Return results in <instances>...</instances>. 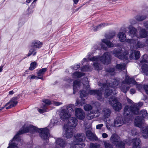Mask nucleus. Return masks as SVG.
<instances>
[{
    "label": "nucleus",
    "instance_id": "31",
    "mask_svg": "<svg viewBox=\"0 0 148 148\" xmlns=\"http://www.w3.org/2000/svg\"><path fill=\"white\" fill-rule=\"evenodd\" d=\"M41 108H38V112L40 113L47 112L48 111L47 107L45 105H43V106H41Z\"/></svg>",
    "mask_w": 148,
    "mask_h": 148
},
{
    "label": "nucleus",
    "instance_id": "1",
    "mask_svg": "<svg viewBox=\"0 0 148 148\" xmlns=\"http://www.w3.org/2000/svg\"><path fill=\"white\" fill-rule=\"evenodd\" d=\"M106 82L107 84H103L101 82H98V85L102 86L98 90H90V86L88 82L86 83V85L84 84V87L86 89V91L84 90L81 91L80 95L81 100L77 101V103L82 106L85 103V100L87 99V96L88 95L87 92H88L89 94L91 95H96L97 99L100 101H102L103 100L102 97V93L104 91H105L104 94L105 97H108V96H110V95L112 96L114 95V93H116V92H112V89L110 88H113L112 87H115L117 86L119 83V80L114 79L112 81V83H108L107 82Z\"/></svg>",
    "mask_w": 148,
    "mask_h": 148
},
{
    "label": "nucleus",
    "instance_id": "63",
    "mask_svg": "<svg viewBox=\"0 0 148 148\" xmlns=\"http://www.w3.org/2000/svg\"><path fill=\"white\" fill-rule=\"evenodd\" d=\"M32 0H26V2L28 3H29Z\"/></svg>",
    "mask_w": 148,
    "mask_h": 148
},
{
    "label": "nucleus",
    "instance_id": "6",
    "mask_svg": "<svg viewBox=\"0 0 148 148\" xmlns=\"http://www.w3.org/2000/svg\"><path fill=\"white\" fill-rule=\"evenodd\" d=\"M135 125L142 129L141 132L143 137L144 138H148V126H145L143 119L139 116H137L134 121Z\"/></svg>",
    "mask_w": 148,
    "mask_h": 148
},
{
    "label": "nucleus",
    "instance_id": "62",
    "mask_svg": "<svg viewBox=\"0 0 148 148\" xmlns=\"http://www.w3.org/2000/svg\"><path fill=\"white\" fill-rule=\"evenodd\" d=\"M75 4H77L79 1V0H73Z\"/></svg>",
    "mask_w": 148,
    "mask_h": 148
},
{
    "label": "nucleus",
    "instance_id": "35",
    "mask_svg": "<svg viewBox=\"0 0 148 148\" xmlns=\"http://www.w3.org/2000/svg\"><path fill=\"white\" fill-rule=\"evenodd\" d=\"M125 65L126 64L125 63L118 64L116 65V68L119 70H122L125 69Z\"/></svg>",
    "mask_w": 148,
    "mask_h": 148
},
{
    "label": "nucleus",
    "instance_id": "44",
    "mask_svg": "<svg viewBox=\"0 0 148 148\" xmlns=\"http://www.w3.org/2000/svg\"><path fill=\"white\" fill-rule=\"evenodd\" d=\"M125 41L126 42L129 44H133V46L135 44L134 43L135 42V40L133 39H126Z\"/></svg>",
    "mask_w": 148,
    "mask_h": 148
},
{
    "label": "nucleus",
    "instance_id": "51",
    "mask_svg": "<svg viewBox=\"0 0 148 148\" xmlns=\"http://www.w3.org/2000/svg\"><path fill=\"white\" fill-rule=\"evenodd\" d=\"M142 86L140 84H138L137 85L136 87L139 90H141V89L143 88V86Z\"/></svg>",
    "mask_w": 148,
    "mask_h": 148
},
{
    "label": "nucleus",
    "instance_id": "41",
    "mask_svg": "<svg viewBox=\"0 0 148 148\" xmlns=\"http://www.w3.org/2000/svg\"><path fill=\"white\" fill-rule=\"evenodd\" d=\"M36 63L34 62L31 63L30 66L29 67V69L30 70H32L35 69L36 66Z\"/></svg>",
    "mask_w": 148,
    "mask_h": 148
},
{
    "label": "nucleus",
    "instance_id": "45",
    "mask_svg": "<svg viewBox=\"0 0 148 148\" xmlns=\"http://www.w3.org/2000/svg\"><path fill=\"white\" fill-rule=\"evenodd\" d=\"M43 102H44L47 106H49L50 105L51 103V101L49 99H45L43 100Z\"/></svg>",
    "mask_w": 148,
    "mask_h": 148
},
{
    "label": "nucleus",
    "instance_id": "52",
    "mask_svg": "<svg viewBox=\"0 0 148 148\" xmlns=\"http://www.w3.org/2000/svg\"><path fill=\"white\" fill-rule=\"evenodd\" d=\"M103 126L102 124H99L97 125L96 128L97 129H100Z\"/></svg>",
    "mask_w": 148,
    "mask_h": 148
},
{
    "label": "nucleus",
    "instance_id": "58",
    "mask_svg": "<svg viewBox=\"0 0 148 148\" xmlns=\"http://www.w3.org/2000/svg\"><path fill=\"white\" fill-rule=\"evenodd\" d=\"M100 45L101 46V48H103V49L106 50L107 49V47H105L102 44Z\"/></svg>",
    "mask_w": 148,
    "mask_h": 148
},
{
    "label": "nucleus",
    "instance_id": "5",
    "mask_svg": "<svg viewBox=\"0 0 148 148\" xmlns=\"http://www.w3.org/2000/svg\"><path fill=\"white\" fill-rule=\"evenodd\" d=\"M78 123V121L75 117L71 118L67 124H65L63 127L64 136L67 138H71L73 136L74 129Z\"/></svg>",
    "mask_w": 148,
    "mask_h": 148
},
{
    "label": "nucleus",
    "instance_id": "28",
    "mask_svg": "<svg viewBox=\"0 0 148 148\" xmlns=\"http://www.w3.org/2000/svg\"><path fill=\"white\" fill-rule=\"evenodd\" d=\"M31 46L34 48H39L42 47V43L38 40H35L32 42Z\"/></svg>",
    "mask_w": 148,
    "mask_h": 148
},
{
    "label": "nucleus",
    "instance_id": "19",
    "mask_svg": "<svg viewBox=\"0 0 148 148\" xmlns=\"http://www.w3.org/2000/svg\"><path fill=\"white\" fill-rule=\"evenodd\" d=\"M56 144L57 146L55 148H59V147L63 148L66 145L65 141L60 138H58L56 140Z\"/></svg>",
    "mask_w": 148,
    "mask_h": 148
},
{
    "label": "nucleus",
    "instance_id": "10",
    "mask_svg": "<svg viewBox=\"0 0 148 148\" xmlns=\"http://www.w3.org/2000/svg\"><path fill=\"white\" fill-rule=\"evenodd\" d=\"M148 56L146 54L144 55L139 64L141 67L142 71L147 75H148Z\"/></svg>",
    "mask_w": 148,
    "mask_h": 148
},
{
    "label": "nucleus",
    "instance_id": "50",
    "mask_svg": "<svg viewBox=\"0 0 148 148\" xmlns=\"http://www.w3.org/2000/svg\"><path fill=\"white\" fill-rule=\"evenodd\" d=\"M108 24L106 23H101L99 25V27H101V28H103L104 27L106 26Z\"/></svg>",
    "mask_w": 148,
    "mask_h": 148
},
{
    "label": "nucleus",
    "instance_id": "36",
    "mask_svg": "<svg viewBox=\"0 0 148 148\" xmlns=\"http://www.w3.org/2000/svg\"><path fill=\"white\" fill-rule=\"evenodd\" d=\"M92 69L91 66L88 65L85 66L81 69V71H91Z\"/></svg>",
    "mask_w": 148,
    "mask_h": 148
},
{
    "label": "nucleus",
    "instance_id": "15",
    "mask_svg": "<svg viewBox=\"0 0 148 148\" xmlns=\"http://www.w3.org/2000/svg\"><path fill=\"white\" fill-rule=\"evenodd\" d=\"M127 28L129 29L128 34L129 36L132 38L136 37L137 38L138 36L136 29L131 25L129 26Z\"/></svg>",
    "mask_w": 148,
    "mask_h": 148
},
{
    "label": "nucleus",
    "instance_id": "34",
    "mask_svg": "<svg viewBox=\"0 0 148 148\" xmlns=\"http://www.w3.org/2000/svg\"><path fill=\"white\" fill-rule=\"evenodd\" d=\"M103 143L105 148H113V145L108 141H104Z\"/></svg>",
    "mask_w": 148,
    "mask_h": 148
},
{
    "label": "nucleus",
    "instance_id": "11",
    "mask_svg": "<svg viewBox=\"0 0 148 148\" xmlns=\"http://www.w3.org/2000/svg\"><path fill=\"white\" fill-rule=\"evenodd\" d=\"M111 141L117 147L121 148L125 147L124 143L121 141L120 137L116 134H113L110 138Z\"/></svg>",
    "mask_w": 148,
    "mask_h": 148
},
{
    "label": "nucleus",
    "instance_id": "22",
    "mask_svg": "<svg viewBox=\"0 0 148 148\" xmlns=\"http://www.w3.org/2000/svg\"><path fill=\"white\" fill-rule=\"evenodd\" d=\"M117 37L119 41L123 42L125 41L126 37L125 32H119L117 34Z\"/></svg>",
    "mask_w": 148,
    "mask_h": 148
},
{
    "label": "nucleus",
    "instance_id": "30",
    "mask_svg": "<svg viewBox=\"0 0 148 148\" xmlns=\"http://www.w3.org/2000/svg\"><path fill=\"white\" fill-rule=\"evenodd\" d=\"M102 42L106 44L109 47H112L114 46L113 44L111 42L106 39H102Z\"/></svg>",
    "mask_w": 148,
    "mask_h": 148
},
{
    "label": "nucleus",
    "instance_id": "54",
    "mask_svg": "<svg viewBox=\"0 0 148 148\" xmlns=\"http://www.w3.org/2000/svg\"><path fill=\"white\" fill-rule=\"evenodd\" d=\"M144 25L147 29H148V21L144 22Z\"/></svg>",
    "mask_w": 148,
    "mask_h": 148
},
{
    "label": "nucleus",
    "instance_id": "2",
    "mask_svg": "<svg viewBox=\"0 0 148 148\" xmlns=\"http://www.w3.org/2000/svg\"><path fill=\"white\" fill-rule=\"evenodd\" d=\"M29 132L32 133L37 132L40 133V136L44 140H48L50 136L49 130L47 128L39 129L32 125L25 124L22 129L15 135L12 140L10 141L9 146L7 148H18L16 143L21 140L19 135Z\"/></svg>",
    "mask_w": 148,
    "mask_h": 148
},
{
    "label": "nucleus",
    "instance_id": "20",
    "mask_svg": "<svg viewBox=\"0 0 148 148\" xmlns=\"http://www.w3.org/2000/svg\"><path fill=\"white\" fill-rule=\"evenodd\" d=\"M139 31V36L137 38H144L148 36V32L145 29L141 28Z\"/></svg>",
    "mask_w": 148,
    "mask_h": 148
},
{
    "label": "nucleus",
    "instance_id": "27",
    "mask_svg": "<svg viewBox=\"0 0 148 148\" xmlns=\"http://www.w3.org/2000/svg\"><path fill=\"white\" fill-rule=\"evenodd\" d=\"M86 136L90 140H93L95 138V134L89 130L86 132Z\"/></svg>",
    "mask_w": 148,
    "mask_h": 148
},
{
    "label": "nucleus",
    "instance_id": "23",
    "mask_svg": "<svg viewBox=\"0 0 148 148\" xmlns=\"http://www.w3.org/2000/svg\"><path fill=\"white\" fill-rule=\"evenodd\" d=\"M80 86V82L79 81L76 80L74 82L73 85V94H75L77 92Z\"/></svg>",
    "mask_w": 148,
    "mask_h": 148
},
{
    "label": "nucleus",
    "instance_id": "3",
    "mask_svg": "<svg viewBox=\"0 0 148 148\" xmlns=\"http://www.w3.org/2000/svg\"><path fill=\"white\" fill-rule=\"evenodd\" d=\"M91 55L92 53H89L87 56V58L83 59L82 62H84L89 60L94 62L93 66L95 70H99L102 69V67L101 64L99 63L100 61L105 64H108L110 62L111 55L108 52L104 53L101 57L96 56L90 58Z\"/></svg>",
    "mask_w": 148,
    "mask_h": 148
},
{
    "label": "nucleus",
    "instance_id": "61",
    "mask_svg": "<svg viewBox=\"0 0 148 148\" xmlns=\"http://www.w3.org/2000/svg\"><path fill=\"white\" fill-rule=\"evenodd\" d=\"M13 94H14V92L12 90L10 91L9 92V95H12Z\"/></svg>",
    "mask_w": 148,
    "mask_h": 148
},
{
    "label": "nucleus",
    "instance_id": "32",
    "mask_svg": "<svg viewBox=\"0 0 148 148\" xmlns=\"http://www.w3.org/2000/svg\"><path fill=\"white\" fill-rule=\"evenodd\" d=\"M47 68H44L40 69L37 73V75L39 77H42L45 73L47 71Z\"/></svg>",
    "mask_w": 148,
    "mask_h": 148
},
{
    "label": "nucleus",
    "instance_id": "4",
    "mask_svg": "<svg viewBox=\"0 0 148 148\" xmlns=\"http://www.w3.org/2000/svg\"><path fill=\"white\" fill-rule=\"evenodd\" d=\"M128 53L127 51L122 53L121 51H114V56L119 59L122 60H129L132 59H138L140 56V52L132 50L130 52V55L128 57Z\"/></svg>",
    "mask_w": 148,
    "mask_h": 148
},
{
    "label": "nucleus",
    "instance_id": "47",
    "mask_svg": "<svg viewBox=\"0 0 148 148\" xmlns=\"http://www.w3.org/2000/svg\"><path fill=\"white\" fill-rule=\"evenodd\" d=\"M132 136H134L138 134V133L136 129H134L132 130Z\"/></svg>",
    "mask_w": 148,
    "mask_h": 148
},
{
    "label": "nucleus",
    "instance_id": "59",
    "mask_svg": "<svg viewBox=\"0 0 148 148\" xmlns=\"http://www.w3.org/2000/svg\"><path fill=\"white\" fill-rule=\"evenodd\" d=\"M99 25H97V26H96V27H97L98 28H97V29H94L95 31H96L100 29H101V27H99Z\"/></svg>",
    "mask_w": 148,
    "mask_h": 148
},
{
    "label": "nucleus",
    "instance_id": "53",
    "mask_svg": "<svg viewBox=\"0 0 148 148\" xmlns=\"http://www.w3.org/2000/svg\"><path fill=\"white\" fill-rule=\"evenodd\" d=\"M53 103L55 106H58L61 105H62V102H59L55 101L53 102Z\"/></svg>",
    "mask_w": 148,
    "mask_h": 148
},
{
    "label": "nucleus",
    "instance_id": "12",
    "mask_svg": "<svg viewBox=\"0 0 148 148\" xmlns=\"http://www.w3.org/2000/svg\"><path fill=\"white\" fill-rule=\"evenodd\" d=\"M109 102V104L112 106L115 110L118 111L121 109L122 106L121 103L118 102L115 97H110Z\"/></svg>",
    "mask_w": 148,
    "mask_h": 148
},
{
    "label": "nucleus",
    "instance_id": "14",
    "mask_svg": "<svg viewBox=\"0 0 148 148\" xmlns=\"http://www.w3.org/2000/svg\"><path fill=\"white\" fill-rule=\"evenodd\" d=\"M75 114L76 117L80 120H83L85 117L84 111L80 108H77L75 110Z\"/></svg>",
    "mask_w": 148,
    "mask_h": 148
},
{
    "label": "nucleus",
    "instance_id": "16",
    "mask_svg": "<svg viewBox=\"0 0 148 148\" xmlns=\"http://www.w3.org/2000/svg\"><path fill=\"white\" fill-rule=\"evenodd\" d=\"M17 103L16 99L12 98L8 103H6L4 107H6V108L8 109L15 106Z\"/></svg>",
    "mask_w": 148,
    "mask_h": 148
},
{
    "label": "nucleus",
    "instance_id": "33",
    "mask_svg": "<svg viewBox=\"0 0 148 148\" xmlns=\"http://www.w3.org/2000/svg\"><path fill=\"white\" fill-rule=\"evenodd\" d=\"M84 75V73L79 72H75L74 73L73 75V77L75 78H79L83 76Z\"/></svg>",
    "mask_w": 148,
    "mask_h": 148
},
{
    "label": "nucleus",
    "instance_id": "38",
    "mask_svg": "<svg viewBox=\"0 0 148 148\" xmlns=\"http://www.w3.org/2000/svg\"><path fill=\"white\" fill-rule=\"evenodd\" d=\"M140 115L142 116L143 118L147 117L148 116V114L147 112V111L145 110H142L140 112Z\"/></svg>",
    "mask_w": 148,
    "mask_h": 148
},
{
    "label": "nucleus",
    "instance_id": "43",
    "mask_svg": "<svg viewBox=\"0 0 148 148\" xmlns=\"http://www.w3.org/2000/svg\"><path fill=\"white\" fill-rule=\"evenodd\" d=\"M92 107L89 104H86L84 106V109L86 111H88L91 110Z\"/></svg>",
    "mask_w": 148,
    "mask_h": 148
},
{
    "label": "nucleus",
    "instance_id": "42",
    "mask_svg": "<svg viewBox=\"0 0 148 148\" xmlns=\"http://www.w3.org/2000/svg\"><path fill=\"white\" fill-rule=\"evenodd\" d=\"M115 69L114 68H110L106 70V71L108 73H110V75H112L114 74V72L115 71Z\"/></svg>",
    "mask_w": 148,
    "mask_h": 148
},
{
    "label": "nucleus",
    "instance_id": "46",
    "mask_svg": "<svg viewBox=\"0 0 148 148\" xmlns=\"http://www.w3.org/2000/svg\"><path fill=\"white\" fill-rule=\"evenodd\" d=\"M35 78H38V79H42V80H44V79L43 78H42V77H37L36 76L32 75L30 77V78L31 79H35Z\"/></svg>",
    "mask_w": 148,
    "mask_h": 148
},
{
    "label": "nucleus",
    "instance_id": "55",
    "mask_svg": "<svg viewBox=\"0 0 148 148\" xmlns=\"http://www.w3.org/2000/svg\"><path fill=\"white\" fill-rule=\"evenodd\" d=\"M102 137L104 138H106L108 137V135L106 133H103L102 134Z\"/></svg>",
    "mask_w": 148,
    "mask_h": 148
},
{
    "label": "nucleus",
    "instance_id": "29",
    "mask_svg": "<svg viewBox=\"0 0 148 148\" xmlns=\"http://www.w3.org/2000/svg\"><path fill=\"white\" fill-rule=\"evenodd\" d=\"M36 49L31 46V48H30L28 54L27 56L29 57L31 55L34 56L36 54Z\"/></svg>",
    "mask_w": 148,
    "mask_h": 148
},
{
    "label": "nucleus",
    "instance_id": "39",
    "mask_svg": "<svg viewBox=\"0 0 148 148\" xmlns=\"http://www.w3.org/2000/svg\"><path fill=\"white\" fill-rule=\"evenodd\" d=\"M90 148H101L100 145L98 144L91 143L90 144Z\"/></svg>",
    "mask_w": 148,
    "mask_h": 148
},
{
    "label": "nucleus",
    "instance_id": "25",
    "mask_svg": "<svg viewBox=\"0 0 148 148\" xmlns=\"http://www.w3.org/2000/svg\"><path fill=\"white\" fill-rule=\"evenodd\" d=\"M71 146L73 148H81L85 146V144L81 143H77V142H74L73 143L71 144Z\"/></svg>",
    "mask_w": 148,
    "mask_h": 148
},
{
    "label": "nucleus",
    "instance_id": "49",
    "mask_svg": "<svg viewBox=\"0 0 148 148\" xmlns=\"http://www.w3.org/2000/svg\"><path fill=\"white\" fill-rule=\"evenodd\" d=\"M115 35V34L114 32H113L111 34V35L108 36L107 38L108 39H110L112 38Z\"/></svg>",
    "mask_w": 148,
    "mask_h": 148
},
{
    "label": "nucleus",
    "instance_id": "40",
    "mask_svg": "<svg viewBox=\"0 0 148 148\" xmlns=\"http://www.w3.org/2000/svg\"><path fill=\"white\" fill-rule=\"evenodd\" d=\"M58 124V122L56 121H55L54 119H52L51 121V122L49 126L50 127H52L56 124Z\"/></svg>",
    "mask_w": 148,
    "mask_h": 148
},
{
    "label": "nucleus",
    "instance_id": "57",
    "mask_svg": "<svg viewBox=\"0 0 148 148\" xmlns=\"http://www.w3.org/2000/svg\"><path fill=\"white\" fill-rule=\"evenodd\" d=\"M130 92L131 94H134L135 92V90L134 89H131L130 90Z\"/></svg>",
    "mask_w": 148,
    "mask_h": 148
},
{
    "label": "nucleus",
    "instance_id": "37",
    "mask_svg": "<svg viewBox=\"0 0 148 148\" xmlns=\"http://www.w3.org/2000/svg\"><path fill=\"white\" fill-rule=\"evenodd\" d=\"M146 18L145 16L137 15L135 17L136 19L139 21H141L144 20Z\"/></svg>",
    "mask_w": 148,
    "mask_h": 148
},
{
    "label": "nucleus",
    "instance_id": "60",
    "mask_svg": "<svg viewBox=\"0 0 148 148\" xmlns=\"http://www.w3.org/2000/svg\"><path fill=\"white\" fill-rule=\"evenodd\" d=\"M127 101L128 103H132V101L130 99H128V98H127Z\"/></svg>",
    "mask_w": 148,
    "mask_h": 148
},
{
    "label": "nucleus",
    "instance_id": "9",
    "mask_svg": "<svg viewBox=\"0 0 148 148\" xmlns=\"http://www.w3.org/2000/svg\"><path fill=\"white\" fill-rule=\"evenodd\" d=\"M66 106L67 110L62 109L60 114V118L63 121H65L71 116V115L68 112L69 110H70L71 112L74 111V106L73 104H69L66 105Z\"/></svg>",
    "mask_w": 148,
    "mask_h": 148
},
{
    "label": "nucleus",
    "instance_id": "18",
    "mask_svg": "<svg viewBox=\"0 0 148 148\" xmlns=\"http://www.w3.org/2000/svg\"><path fill=\"white\" fill-rule=\"evenodd\" d=\"M126 119L122 117L117 118L114 121V123L115 126L118 127L121 126L124 123H126Z\"/></svg>",
    "mask_w": 148,
    "mask_h": 148
},
{
    "label": "nucleus",
    "instance_id": "56",
    "mask_svg": "<svg viewBox=\"0 0 148 148\" xmlns=\"http://www.w3.org/2000/svg\"><path fill=\"white\" fill-rule=\"evenodd\" d=\"M80 67V66L79 65H75L74 66L73 69L75 70L77 69Z\"/></svg>",
    "mask_w": 148,
    "mask_h": 148
},
{
    "label": "nucleus",
    "instance_id": "24",
    "mask_svg": "<svg viewBox=\"0 0 148 148\" xmlns=\"http://www.w3.org/2000/svg\"><path fill=\"white\" fill-rule=\"evenodd\" d=\"M132 148H140V141L138 138H135L132 140Z\"/></svg>",
    "mask_w": 148,
    "mask_h": 148
},
{
    "label": "nucleus",
    "instance_id": "7",
    "mask_svg": "<svg viewBox=\"0 0 148 148\" xmlns=\"http://www.w3.org/2000/svg\"><path fill=\"white\" fill-rule=\"evenodd\" d=\"M143 105V103L139 102L138 104L134 103L130 107L126 106L124 108V116H128L130 112L134 114H138L139 108Z\"/></svg>",
    "mask_w": 148,
    "mask_h": 148
},
{
    "label": "nucleus",
    "instance_id": "48",
    "mask_svg": "<svg viewBox=\"0 0 148 148\" xmlns=\"http://www.w3.org/2000/svg\"><path fill=\"white\" fill-rule=\"evenodd\" d=\"M143 88L145 90L146 93L148 95V85H144L143 86Z\"/></svg>",
    "mask_w": 148,
    "mask_h": 148
},
{
    "label": "nucleus",
    "instance_id": "8",
    "mask_svg": "<svg viewBox=\"0 0 148 148\" xmlns=\"http://www.w3.org/2000/svg\"><path fill=\"white\" fill-rule=\"evenodd\" d=\"M136 82L132 78H130L127 75L125 76V79L122 81L120 88L121 91L126 93L129 89L130 87L126 86L125 84H129L133 85L136 84Z\"/></svg>",
    "mask_w": 148,
    "mask_h": 148
},
{
    "label": "nucleus",
    "instance_id": "13",
    "mask_svg": "<svg viewBox=\"0 0 148 148\" xmlns=\"http://www.w3.org/2000/svg\"><path fill=\"white\" fill-rule=\"evenodd\" d=\"M111 113L110 110L107 108H105L103 109L102 114L104 117V121L106 122V126L107 127L109 125L110 123V120L108 118Z\"/></svg>",
    "mask_w": 148,
    "mask_h": 148
},
{
    "label": "nucleus",
    "instance_id": "21",
    "mask_svg": "<svg viewBox=\"0 0 148 148\" xmlns=\"http://www.w3.org/2000/svg\"><path fill=\"white\" fill-rule=\"evenodd\" d=\"M133 47L135 49H141L145 47L146 45L144 42L138 40L134 45Z\"/></svg>",
    "mask_w": 148,
    "mask_h": 148
},
{
    "label": "nucleus",
    "instance_id": "26",
    "mask_svg": "<svg viewBox=\"0 0 148 148\" xmlns=\"http://www.w3.org/2000/svg\"><path fill=\"white\" fill-rule=\"evenodd\" d=\"M83 140V136L82 134H77L74 136V142H77V143H82Z\"/></svg>",
    "mask_w": 148,
    "mask_h": 148
},
{
    "label": "nucleus",
    "instance_id": "17",
    "mask_svg": "<svg viewBox=\"0 0 148 148\" xmlns=\"http://www.w3.org/2000/svg\"><path fill=\"white\" fill-rule=\"evenodd\" d=\"M100 114V112L99 109L96 110H93L87 116V118L90 120L95 117H98Z\"/></svg>",
    "mask_w": 148,
    "mask_h": 148
},
{
    "label": "nucleus",
    "instance_id": "64",
    "mask_svg": "<svg viewBox=\"0 0 148 148\" xmlns=\"http://www.w3.org/2000/svg\"><path fill=\"white\" fill-rule=\"evenodd\" d=\"M146 43L148 45V38H147L146 41Z\"/></svg>",
    "mask_w": 148,
    "mask_h": 148
}]
</instances>
